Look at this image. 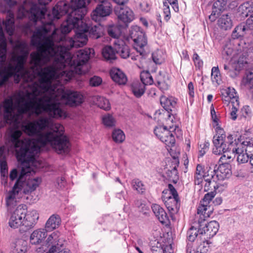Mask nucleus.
Listing matches in <instances>:
<instances>
[{
	"instance_id": "nucleus-6",
	"label": "nucleus",
	"mask_w": 253,
	"mask_h": 253,
	"mask_svg": "<svg viewBox=\"0 0 253 253\" xmlns=\"http://www.w3.org/2000/svg\"><path fill=\"white\" fill-rule=\"evenodd\" d=\"M64 241L63 236L59 232H53L48 236L46 240V245L37 249V251L38 253H41L48 249L49 253H54L63 246Z\"/></svg>"
},
{
	"instance_id": "nucleus-5",
	"label": "nucleus",
	"mask_w": 253,
	"mask_h": 253,
	"mask_svg": "<svg viewBox=\"0 0 253 253\" xmlns=\"http://www.w3.org/2000/svg\"><path fill=\"white\" fill-rule=\"evenodd\" d=\"M129 35L134 42V48L139 54L137 55H131V58L134 61L138 60L139 62H136V65L139 68H143L146 56L144 47L147 43L145 34L140 27L135 25L131 27Z\"/></svg>"
},
{
	"instance_id": "nucleus-58",
	"label": "nucleus",
	"mask_w": 253,
	"mask_h": 253,
	"mask_svg": "<svg viewBox=\"0 0 253 253\" xmlns=\"http://www.w3.org/2000/svg\"><path fill=\"white\" fill-rule=\"evenodd\" d=\"M140 7L142 11L147 12L150 10L149 5L147 3L143 2L140 4Z\"/></svg>"
},
{
	"instance_id": "nucleus-27",
	"label": "nucleus",
	"mask_w": 253,
	"mask_h": 253,
	"mask_svg": "<svg viewBox=\"0 0 253 253\" xmlns=\"http://www.w3.org/2000/svg\"><path fill=\"white\" fill-rule=\"evenodd\" d=\"M242 83L247 87L250 88L253 94V68L246 71V75L243 78Z\"/></svg>"
},
{
	"instance_id": "nucleus-48",
	"label": "nucleus",
	"mask_w": 253,
	"mask_h": 253,
	"mask_svg": "<svg viewBox=\"0 0 253 253\" xmlns=\"http://www.w3.org/2000/svg\"><path fill=\"white\" fill-rule=\"evenodd\" d=\"M207 176L205 174H195L194 176V182L195 184L200 185L201 184L203 186V183L204 181V177Z\"/></svg>"
},
{
	"instance_id": "nucleus-54",
	"label": "nucleus",
	"mask_w": 253,
	"mask_h": 253,
	"mask_svg": "<svg viewBox=\"0 0 253 253\" xmlns=\"http://www.w3.org/2000/svg\"><path fill=\"white\" fill-rule=\"evenodd\" d=\"M211 118L213 122L217 123L218 121V118L216 115L215 111L214 110L213 105H211Z\"/></svg>"
},
{
	"instance_id": "nucleus-44",
	"label": "nucleus",
	"mask_w": 253,
	"mask_h": 253,
	"mask_svg": "<svg viewBox=\"0 0 253 253\" xmlns=\"http://www.w3.org/2000/svg\"><path fill=\"white\" fill-rule=\"evenodd\" d=\"M211 78L212 81L217 84H219L220 81V74L218 67H213L211 69Z\"/></svg>"
},
{
	"instance_id": "nucleus-50",
	"label": "nucleus",
	"mask_w": 253,
	"mask_h": 253,
	"mask_svg": "<svg viewBox=\"0 0 253 253\" xmlns=\"http://www.w3.org/2000/svg\"><path fill=\"white\" fill-rule=\"evenodd\" d=\"M165 191L167 193L168 192V191H169V194L170 195V196H171L178 197L177 191H176L173 185L171 184H169L168 185V189L167 191Z\"/></svg>"
},
{
	"instance_id": "nucleus-56",
	"label": "nucleus",
	"mask_w": 253,
	"mask_h": 253,
	"mask_svg": "<svg viewBox=\"0 0 253 253\" xmlns=\"http://www.w3.org/2000/svg\"><path fill=\"white\" fill-rule=\"evenodd\" d=\"M209 144L208 143L205 144L204 147L202 148L201 150H199V155L201 157L204 156V155L206 153L209 148Z\"/></svg>"
},
{
	"instance_id": "nucleus-59",
	"label": "nucleus",
	"mask_w": 253,
	"mask_h": 253,
	"mask_svg": "<svg viewBox=\"0 0 253 253\" xmlns=\"http://www.w3.org/2000/svg\"><path fill=\"white\" fill-rule=\"evenodd\" d=\"M204 174V172L203 171V167L201 165H198L197 166L195 174Z\"/></svg>"
},
{
	"instance_id": "nucleus-15",
	"label": "nucleus",
	"mask_w": 253,
	"mask_h": 253,
	"mask_svg": "<svg viewBox=\"0 0 253 253\" xmlns=\"http://www.w3.org/2000/svg\"><path fill=\"white\" fill-rule=\"evenodd\" d=\"M222 99L224 104L239 101L237 93L233 87H226L221 90Z\"/></svg>"
},
{
	"instance_id": "nucleus-33",
	"label": "nucleus",
	"mask_w": 253,
	"mask_h": 253,
	"mask_svg": "<svg viewBox=\"0 0 253 253\" xmlns=\"http://www.w3.org/2000/svg\"><path fill=\"white\" fill-rule=\"evenodd\" d=\"M219 26L224 30L230 29L232 26V21L228 14H223L219 19Z\"/></svg>"
},
{
	"instance_id": "nucleus-39",
	"label": "nucleus",
	"mask_w": 253,
	"mask_h": 253,
	"mask_svg": "<svg viewBox=\"0 0 253 253\" xmlns=\"http://www.w3.org/2000/svg\"><path fill=\"white\" fill-rule=\"evenodd\" d=\"M238 140V146L242 147L246 152L249 153L250 156L253 155V143L248 141L241 142L239 139Z\"/></svg>"
},
{
	"instance_id": "nucleus-12",
	"label": "nucleus",
	"mask_w": 253,
	"mask_h": 253,
	"mask_svg": "<svg viewBox=\"0 0 253 253\" xmlns=\"http://www.w3.org/2000/svg\"><path fill=\"white\" fill-rule=\"evenodd\" d=\"M230 159L226 158L223 162L221 163L218 166V168L216 171L214 170L212 172L213 173H215V175L216 179L218 180H222L226 178H229L231 175V165L229 163Z\"/></svg>"
},
{
	"instance_id": "nucleus-43",
	"label": "nucleus",
	"mask_w": 253,
	"mask_h": 253,
	"mask_svg": "<svg viewBox=\"0 0 253 253\" xmlns=\"http://www.w3.org/2000/svg\"><path fill=\"white\" fill-rule=\"evenodd\" d=\"M230 109V116L232 120H235L237 118V112L239 108V102L235 101L227 104Z\"/></svg>"
},
{
	"instance_id": "nucleus-62",
	"label": "nucleus",
	"mask_w": 253,
	"mask_h": 253,
	"mask_svg": "<svg viewBox=\"0 0 253 253\" xmlns=\"http://www.w3.org/2000/svg\"><path fill=\"white\" fill-rule=\"evenodd\" d=\"M65 179L64 177H60L57 179V183L58 185V186L61 188L62 186H64V183Z\"/></svg>"
},
{
	"instance_id": "nucleus-18",
	"label": "nucleus",
	"mask_w": 253,
	"mask_h": 253,
	"mask_svg": "<svg viewBox=\"0 0 253 253\" xmlns=\"http://www.w3.org/2000/svg\"><path fill=\"white\" fill-rule=\"evenodd\" d=\"M216 177L213 174V172L211 171V174H208L207 176L204 177V181L203 183L204 186V190L207 191L210 190L217 189L218 188L219 183H217Z\"/></svg>"
},
{
	"instance_id": "nucleus-17",
	"label": "nucleus",
	"mask_w": 253,
	"mask_h": 253,
	"mask_svg": "<svg viewBox=\"0 0 253 253\" xmlns=\"http://www.w3.org/2000/svg\"><path fill=\"white\" fill-rule=\"evenodd\" d=\"M114 44L116 54L120 55L122 58L125 59L129 56V48L123 40L116 39L114 41Z\"/></svg>"
},
{
	"instance_id": "nucleus-3",
	"label": "nucleus",
	"mask_w": 253,
	"mask_h": 253,
	"mask_svg": "<svg viewBox=\"0 0 253 253\" xmlns=\"http://www.w3.org/2000/svg\"><path fill=\"white\" fill-rule=\"evenodd\" d=\"M12 145L16 152L18 161L21 163V170L16 182L6 196V205L8 212H11L12 209L16 206L17 202L22 197L23 192L25 194L31 193L36 189L42 182L40 177H30V175L35 173V169L41 167L36 158L34 157L32 161L30 160L27 153L25 155L24 159H20L18 151L12 142Z\"/></svg>"
},
{
	"instance_id": "nucleus-29",
	"label": "nucleus",
	"mask_w": 253,
	"mask_h": 253,
	"mask_svg": "<svg viewBox=\"0 0 253 253\" xmlns=\"http://www.w3.org/2000/svg\"><path fill=\"white\" fill-rule=\"evenodd\" d=\"M102 54L107 61H112L116 58V51L111 46H105L102 50Z\"/></svg>"
},
{
	"instance_id": "nucleus-2",
	"label": "nucleus",
	"mask_w": 253,
	"mask_h": 253,
	"mask_svg": "<svg viewBox=\"0 0 253 253\" xmlns=\"http://www.w3.org/2000/svg\"><path fill=\"white\" fill-rule=\"evenodd\" d=\"M1 107L3 108L4 118L6 123L16 128L20 127L22 131L29 136H37V139H22V131L16 130L12 132L11 141L18 151L20 159H24L28 152V158L32 161L41 148L46 145L51 146L58 154L69 152L71 143L68 137L64 135V127L60 124L55 123L50 118L46 117H40L33 121L24 120L25 116L29 118L34 114L28 112L21 114L18 122L15 121L14 117L19 116L20 113L17 105V112L15 113L12 96L5 98Z\"/></svg>"
},
{
	"instance_id": "nucleus-42",
	"label": "nucleus",
	"mask_w": 253,
	"mask_h": 253,
	"mask_svg": "<svg viewBox=\"0 0 253 253\" xmlns=\"http://www.w3.org/2000/svg\"><path fill=\"white\" fill-rule=\"evenodd\" d=\"M102 121L104 126L106 127H113L115 126L116 120L110 114H106L102 116Z\"/></svg>"
},
{
	"instance_id": "nucleus-55",
	"label": "nucleus",
	"mask_w": 253,
	"mask_h": 253,
	"mask_svg": "<svg viewBox=\"0 0 253 253\" xmlns=\"http://www.w3.org/2000/svg\"><path fill=\"white\" fill-rule=\"evenodd\" d=\"M232 52H233L232 49H231L227 46H226L224 48V49L222 52V54L223 55H226L228 56H230V55H231Z\"/></svg>"
},
{
	"instance_id": "nucleus-53",
	"label": "nucleus",
	"mask_w": 253,
	"mask_h": 253,
	"mask_svg": "<svg viewBox=\"0 0 253 253\" xmlns=\"http://www.w3.org/2000/svg\"><path fill=\"white\" fill-rule=\"evenodd\" d=\"M20 174V173H19L17 170L16 169H14L10 172L9 178L11 180L13 181L15 180Z\"/></svg>"
},
{
	"instance_id": "nucleus-10",
	"label": "nucleus",
	"mask_w": 253,
	"mask_h": 253,
	"mask_svg": "<svg viewBox=\"0 0 253 253\" xmlns=\"http://www.w3.org/2000/svg\"><path fill=\"white\" fill-rule=\"evenodd\" d=\"M22 205L18 206L10 216L9 225L15 228L21 225H24V216L25 215L26 209Z\"/></svg>"
},
{
	"instance_id": "nucleus-13",
	"label": "nucleus",
	"mask_w": 253,
	"mask_h": 253,
	"mask_svg": "<svg viewBox=\"0 0 253 253\" xmlns=\"http://www.w3.org/2000/svg\"><path fill=\"white\" fill-rule=\"evenodd\" d=\"M162 198L170 214L177 212L180 206L178 197L167 195V192L164 191Z\"/></svg>"
},
{
	"instance_id": "nucleus-41",
	"label": "nucleus",
	"mask_w": 253,
	"mask_h": 253,
	"mask_svg": "<svg viewBox=\"0 0 253 253\" xmlns=\"http://www.w3.org/2000/svg\"><path fill=\"white\" fill-rule=\"evenodd\" d=\"M152 57L154 63L161 64L164 61L165 56L162 50H157L153 52Z\"/></svg>"
},
{
	"instance_id": "nucleus-7",
	"label": "nucleus",
	"mask_w": 253,
	"mask_h": 253,
	"mask_svg": "<svg viewBox=\"0 0 253 253\" xmlns=\"http://www.w3.org/2000/svg\"><path fill=\"white\" fill-rule=\"evenodd\" d=\"M199 217V219L198 221L199 231H200V235L204 234V240L210 238L214 236L217 232L219 229V224L215 221H211L207 223L205 222L206 218H204L202 215H196Z\"/></svg>"
},
{
	"instance_id": "nucleus-8",
	"label": "nucleus",
	"mask_w": 253,
	"mask_h": 253,
	"mask_svg": "<svg viewBox=\"0 0 253 253\" xmlns=\"http://www.w3.org/2000/svg\"><path fill=\"white\" fill-rule=\"evenodd\" d=\"M154 131L157 138L167 146L170 147L175 144V138L172 131L169 130L166 126H156Z\"/></svg>"
},
{
	"instance_id": "nucleus-23",
	"label": "nucleus",
	"mask_w": 253,
	"mask_h": 253,
	"mask_svg": "<svg viewBox=\"0 0 253 253\" xmlns=\"http://www.w3.org/2000/svg\"><path fill=\"white\" fill-rule=\"evenodd\" d=\"M25 213L24 225L27 227H31L36 223L39 219V214L36 210L27 211L26 209Z\"/></svg>"
},
{
	"instance_id": "nucleus-63",
	"label": "nucleus",
	"mask_w": 253,
	"mask_h": 253,
	"mask_svg": "<svg viewBox=\"0 0 253 253\" xmlns=\"http://www.w3.org/2000/svg\"><path fill=\"white\" fill-rule=\"evenodd\" d=\"M118 6H121L126 3L128 0H113Z\"/></svg>"
},
{
	"instance_id": "nucleus-45",
	"label": "nucleus",
	"mask_w": 253,
	"mask_h": 253,
	"mask_svg": "<svg viewBox=\"0 0 253 253\" xmlns=\"http://www.w3.org/2000/svg\"><path fill=\"white\" fill-rule=\"evenodd\" d=\"M163 11L165 15V20L166 21H169L170 18V11L169 6L168 4L167 1L163 2Z\"/></svg>"
},
{
	"instance_id": "nucleus-24",
	"label": "nucleus",
	"mask_w": 253,
	"mask_h": 253,
	"mask_svg": "<svg viewBox=\"0 0 253 253\" xmlns=\"http://www.w3.org/2000/svg\"><path fill=\"white\" fill-rule=\"evenodd\" d=\"M61 220L58 214H53L47 220L45 228L47 231H51L58 228L61 224Z\"/></svg>"
},
{
	"instance_id": "nucleus-34",
	"label": "nucleus",
	"mask_w": 253,
	"mask_h": 253,
	"mask_svg": "<svg viewBox=\"0 0 253 253\" xmlns=\"http://www.w3.org/2000/svg\"><path fill=\"white\" fill-rule=\"evenodd\" d=\"M94 99V101L99 108L105 110H108L110 109V104L108 100L104 97L95 96Z\"/></svg>"
},
{
	"instance_id": "nucleus-14",
	"label": "nucleus",
	"mask_w": 253,
	"mask_h": 253,
	"mask_svg": "<svg viewBox=\"0 0 253 253\" xmlns=\"http://www.w3.org/2000/svg\"><path fill=\"white\" fill-rule=\"evenodd\" d=\"M178 163L176 161L169 162V164L164 169V176L168 178L170 181L175 182L178 177L176 169Z\"/></svg>"
},
{
	"instance_id": "nucleus-16",
	"label": "nucleus",
	"mask_w": 253,
	"mask_h": 253,
	"mask_svg": "<svg viewBox=\"0 0 253 253\" xmlns=\"http://www.w3.org/2000/svg\"><path fill=\"white\" fill-rule=\"evenodd\" d=\"M209 243L207 240H204L199 245L194 247L193 243H187L186 253H208L209 250Z\"/></svg>"
},
{
	"instance_id": "nucleus-60",
	"label": "nucleus",
	"mask_w": 253,
	"mask_h": 253,
	"mask_svg": "<svg viewBox=\"0 0 253 253\" xmlns=\"http://www.w3.org/2000/svg\"><path fill=\"white\" fill-rule=\"evenodd\" d=\"M164 249L165 250H166V253H173V250L171 245L164 246Z\"/></svg>"
},
{
	"instance_id": "nucleus-57",
	"label": "nucleus",
	"mask_w": 253,
	"mask_h": 253,
	"mask_svg": "<svg viewBox=\"0 0 253 253\" xmlns=\"http://www.w3.org/2000/svg\"><path fill=\"white\" fill-rule=\"evenodd\" d=\"M247 25L249 28L253 29V14L250 15V17L247 20Z\"/></svg>"
},
{
	"instance_id": "nucleus-30",
	"label": "nucleus",
	"mask_w": 253,
	"mask_h": 253,
	"mask_svg": "<svg viewBox=\"0 0 253 253\" xmlns=\"http://www.w3.org/2000/svg\"><path fill=\"white\" fill-rule=\"evenodd\" d=\"M131 90L136 97H141L144 93L145 88L144 84L138 81L134 82L131 85Z\"/></svg>"
},
{
	"instance_id": "nucleus-36",
	"label": "nucleus",
	"mask_w": 253,
	"mask_h": 253,
	"mask_svg": "<svg viewBox=\"0 0 253 253\" xmlns=\"http://www.w3.org/2000/svg\"><path fill=\"white\" fill-rule=\"evenodd\" d=\"M239 10L243 17L249 16L253 13L251 3L246 2L243 3L240 6Z\"/></svg>"
},
{
	"instance_id": "nucleus-46",
	"label": "nucleus",
	"mask_w": 253,
	"mask_h": 253,
	"mask_svg": "<svg viewBox=\"0 0 253 253\" xmlns=\"http://www.w3.org/2000/svg\"><path fill=\"white\" fill-rule=\"evenodd\" d=\"M102 79L98 77L94 76L89 80V84L91 86H98L102 83Z\"/></svg>"
},
{
	"instance_id": "nucleus-47",
	"label": "nucleus",
	"mask_w": 253,
	"mask_h": 253,
	"mask_svg": "<svg viewBox=\"0 0 253 253\" xmlns=\"http://www.w3.org/2000/svg\"><path fill=\"white\" fill-rule=\"evenodd\" d=\"M108 33L110 36L116 39H118L119 32L116 27L114 26H110L108 29Z\"/></svg>"
},
{
	"instance_id": "nucleus-20",
	"label": "nucleus",
	"mask_w": 253,
	"mask_h": 253,
	"mask_svg": "<svg viewBox=\"0 0 253 253\" xmlns=\"http://www.w3.org/2000/svg\"><path fill=\"white\" fill-rule=\"evenodd\" d=\"M16 129H15L16 130ZM15 131L13 130L11 132L10 135V147L9 149H7L6 148L3 146L0 147V170H7V163L5 160L6 155L8 151H11L12 152H15L16 153V152L14 150L12 145V141H11V134L12 132ZM17 156V154H16Z\"/></svg>"
},
{
	"instance_id": "nucleus-26",
	"label": "nucleus",
	"mask_w": 253,
	"mask_h": 253,
	"mask_svg": "<svg viewBox=\"0 0 253 253\" xmlns=\"http://www.w3.org/2000/svg\"><path fill=\"white\" fill-rule=\"evenodd\" d=\"M27 249V243L23 239H18L11 245L12 253H25Z\"/></svg>"
},
{
	"instance_id": "nucleus-52",
	"label": "nucleus",
	"mask_w": 253,
	"mask_h": 253,
	"mask_svg": "<svg viewBox=\"0 0 253 253\" xmlns=\"http://www.w3.org/2000/svg\"><path fill=\"white\" fill-rule=\"evenodd\" d=\"M188 92L190 97L191 98L194 97V86L192 82H190L188 84Z\"/></svg>"
},
{
	"instance_id": "nucleus-1",
	"label": "nucleus",
	"mask_w": 253,
	"mask_h": 253,
	"mask_svg": "<svg viewBox=\"0 0 253 253\" xmlns=\"http://www.w3.org/2000/svg\"><path fill=\"white\" fill-rule=\"evenodd\" d=\"M85 4L84 0H71L70 5L65 1H60L47 14L45 7L40 8L36 4H32L29 10L23 6L19 8V18L28 16L31 21L42 24L36 29L32 38L33 44L37 48V51L32 52L37 61L41 56L49 55L58 56L62 60L69 57L71 61L77 62V53L85 49L72 55L71 48L85 45L88 33L92 38L100 37L102 31L99 25L89 27L83 21ZM90 49L92 50L89 57L93 51Z\"/></svg>"
},
{
	"instance_id": "nucleus-35",
	"label": "nucleus",
	"mask_w": 253,
	"mask_h": 253,
	"mask_svg": "<svg viewBox=\"0 0 253 253\" xmlns=\"http://www.w3.org/2000/svg\"><path fill=\"white\" fill-rule=\"evenodd\" d=\"M131 185L133 190L138 193L143 194L145 192L146 187L145 185L138 179H134L131 182Z\"/></svg>"
},
{
	"instance_id": "nucleus-37",
	"label": "nucleus",
	"mask_w": 253,
	"mask_h": 253,
	"mask_svg": "<svg viewBox=\"0 0 253 253\" xmlns=\"http://www.w3.org/2000/svg\"><path fill=\"white\" fill-rule=\"evenodd\" d=\"M200 235V231L197 230V228L194 226H192L187 231V236L188 243H193L195 239L197 238H201Z\"/></svg>"
},
{
	"instance_id": "nucleus-4",
	"label": "nucleus",
	"mask_w": 253,
	"mask_h": 253,
	"mask_svg": "<svg viewBox=\"0 0 253 253\" xmlns=\"http://www.w3.org/2000/svg\"><path fill=\"white\" fill-rule=\"evenodd\" d=\"M219 133L213 138V153L215 155H223L220 157V161L223 162L227 158L231 159L235 154L237 155V161L239 163H245L250 158L249 153L246 152L242 147L238 146V140L234 139L232 135L227 137L222 129H219Z\"/></svg>"
},
{
	"instance_id": "nucleus-40",
	"label": "nucleus",
	"mask_w": 253,
	"mask_h": 253,
	"mask_svg": "<svg viewBox=\"0 0 253 253\" xmlns=\"http://www.w3.org/2000/svg\"><path fill=\"white\" fill-rule=\"evenodd\" d=\"M141 83L146 85H151L153 83V80L152 76L148 71H143L140 74Z\"/></svg>"
},
{
	"instance_id": "nucleus-22",
	"label": "nucleus",
	"mask_w": 253,
	"mask_h": 253,
	"mask_svg": "<svg viewBox=\"0 0 253 253\" xmlns=\"http://www.w3.org/2000/svg\"><path fill=\"white\" fill-rule=\"evenodd\" d=\"M160 103L163 107L168 112V116L170 118L169 114V111H172L176 104L175 99L172 97H167L166 96H162L160 98Z\"/></svg>"
},
{
	"instance_id": "nucleus-25",
	"label": "nucleus",
	"mask_w": 253,
	"mask_h": 253,
	"mask_svg": "<svg viewBox=\"0 0 253 253\" xmlns=\"http://www.w3.org/2000/svg\"><path fill=\"white\" fill-rule=\"evenodd\" d=\"M46 236V232L44 229H39L34 231L30 236V242L32 244H37Z\"/></svg>"
},
{
	"instance_id": "nucleus-32",
	"label": "nucleus",
	"mask_w": 253,
	"mask_h": 253,
	"mask_svg": "<svg viewBox=\"0 0 253 253\" xmlns=\"http://www.w3.org/2000/svg\"><path fill=\"white\" fill-rule=\"evenodd\" d=\"M248 26L247 24L241 23L236 27L234 30L232 37L233 39H238L244 36L246 32L248 30Z\"/></svg>"
},
{
	"instance_id": "nucleus-21",
	"label": "nucleus",
	"mask_w": 253,
	"mask_h": 253,
	"mask_svg": "<svg viewBox=\"0 0 253 253\" xmlns=\"http://www.w3.org/2000/svg\"><path fill=\"white\" fill-rule=\"evenodd\" d=\"M153 212L158 219L163 224H167L169 221V217L164 209L159 205L153 204L151 207Z\"/></svg>"
},
{
	"instance_id": "nucleus-61",
	"label": "nucleus",
	"mask_w": 253,
	"mask_h": 253,
	"mask_svg": "<svg viewBox=\"0 0 253 253\" xmlns=\"http://www.w3.org/2000/svg\"><path fill=\"white\" fill-rule=\"evenodd\" d=\"M194 62L195 66L199 68L203 66V62L200 59V58L198 59V60H196Z\"/></svg>"
},
{
	"instance_id": "nucleus-49",
	"label": "nucleus",
	"mask_w": 253,
	"mask_h": 253,
	"mask_svg": "<svg viewBox=\"0 0 253 253\" xmlns=\"http://www.w3.org/2000/svg\"><path fill=\"white\" fill-rule=\"evenodd\" d=\"M166 250H165L164 246L162 247L160 244L158 246H153L152 248V252L153 253H166Z\"/></svg>"
},
{
	"instance_id": "nucleus-38",
	"label": "nucleus",
	"mask_w": 253,
	"mask_h": 253,
	"mask_svg": "<svg viewBox=\"0 0 253 253\" xmlns=\"http://www.w3.org/2000/svg\"><path fill=\"white\" fill-rule=\"evenodd\" d=\"M113 140L116 143H122L125 139V135L120 129H114L112 134Z\"/></svg>"
},
{
	"instance_id": "nucleus-51",
	"label": "nucleus",
	"mask_w": 253,
	"mask_h": 253,
	"mask_svg": "<svg viewBox=\"0 0 253 253\" xmlns=\"http://www.w3.org/2000/svg\"><path fill=\"white\" fill-rule=\"evenodd\" d=\"M241 112L242 113V115L245 118L249 116L251 114V110L249 106H244L241 109Z\"/></svg>"
},
{
	"instance_id": "nucleus-28",
	"label": "nucleus",
	"mask_w": 253,
	"mask_h": 253,
	"mask_svg": "<svg viewBox=\"0 0 253 253\" xmlns=\"http://www.w3.org/2000/svg\"><path fill=\"white\" fill-rule=\"evenodd\" d=\"M14 14L11 12H9L6 20L3 22L6 32L9 36L12 35L14 33Z\"/></svg>"
},
{
	"instance_id": "nucleus-19",
	"label": "nucleus",
	"mask_w": 253,
	"mask_h": 253,
	"mask_svg": "<svg viewBox=\"0 0 253 253\" xmlns=\"http://www.w3.org/2000/svg\"><path fill=\"white\" fill-rule=\"evenodd\" d=\"M110 74L112 80L120 85L125 84L127 81L126 75L120 69L117 68H113L111 69Z\"/></svg>"
},
{
	"instance_id": "nucleus-31",
	"label": "nucleus",
	"mask_w": 253,
	"mask_h": 253,
	"mask_svg": "<svg viewBox=\"0 0 253 253\" xmlns=\"http://www.w3.org/2000/svg\"><path fill=\"white\" fill-rule=\"evenodd\" d=\"M225 3H222L221 1L217 0L214 2L211 14L209 16V19L211 21H214L223 8Z\"/></svg>"
},
{
	"instance_id": "nucleus-64",
	"label": "nucleus",
	"mask_w": 253,
	"mask_h": 253,
	"mask_svg": "<svg viewBox=\"0 0 253 253\" xmlns=\"http://www.w3.org/2000/svg\"><path fill=\"white\" fill-rule=\"evenodd\" d=\"M250 169L251 172L253 173V155L250 156Z\"/></svg>"
},
{
	"instance_id": "nucleus-9",
	"label": "nucleus",
	"mask_w": 253,
	"mask_h": 253,
	"mask_svg": "<svg viewBox=\"0 0 253 253\" xmlns=\"http://www.w3.org/2000/svg\"><path fill=\"white\" fill-rule=\"evenodd\" d=\"M214 196L215 193L212 191L205 195L198 207L197 215H200V216L202 215L204 218L210 217L212 212L213 208L209 204Z\"/></svg>"
},
{
	"instance_id": "nucleus-11",
	"label": "nucleus",
	"mask_w": 253,
	"mask_h": 253,
	"mask_svg": "<svg viewBox=\"0 0 253 253\" xmlns=\"http://www.w3.org/2000/svg\"><path fill=\"white\" fill-rule=\"evenodd\" d=\"M115 12L118 20L125 24L131 22L134 18L133 12L127 6H118Z\"/></svg>"
}]
</instances>
